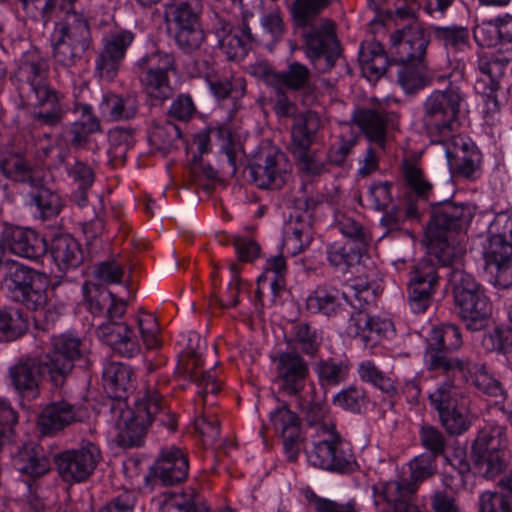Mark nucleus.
<instances>
[{"instance_id":"338daca9","label":"nucleus","mask_w":512,"mask_h":512,"mask_svg":"<svg viewBox=\"0 0 512 512\" xmlns=\"http://www.w3.org/2000/svg\"><path fill=\"white\" fill-rule=\"evenodd\" d=\"M418 436L421 446L428 451L429 455L438 458L445 454L447 439L439 428L431 424H422Z\"/></svg>"},{"instance_id":"aec40b11","label":"nucleus","mask_w":512,"mask_h":512,"mask_svg":"<svg viewBox=\"0 0 512 512\" xmlns=\"http://www.w3.org/2000/svg\"><path fill=\"white\" fill-rule=\"evenodd\" d=\"M478 70L481 76L476 80L475 89L486 96L488 111L499 110L496 92L500 88V79L507 71H512V49L497 51L492 55L483 54L478 59Z\"/></svg>"},{"instance_id":"5701e85b","label":"nucleus","mask_w":512,"mask_h":512,"mask_svg":"<svg viewBox=\"0 0 512 512\" xmlns=\"http://www.w3.org/2000/svg\"><path fill=\"white\" fill-rule=\"evenodd\" d=\"M460 396L458 389L446 379L429 394L431 405L438 412L442 426L450 435H460L470 426L463 408L459 405Z\"/></svg>"},{"instance_id":"f3484780","label":"nucleus","mask_w":512,"mask_h":512,"mask_svg":"<svg viewBox=\"0 0 512 512\" xmlns=\"http://www.w3.org/2000/svg\"><path fill=\"white\" fill-rule=\"evenodd\" d=\"M304 53L319 73L331 70L341 54L335 26L328 19H320L307 27Z\"/></svg>"},{"instance_id":"f257e3e1","label":"nucleus","mask_w":512,"mask_h":512,"mask_svg":"<svg viewBox=\"0 0 512 512\" xmlns=\"http://www.w3.org/2000/svg\"><path fill=\"white\" fill-rule=\"evenodd\" d=\"M87 348L82 338L69 333L51 337L47 352L20 361L9 370L11 383L22 399L28 401L40 395L44 377L55 388H63L76 362L84 359Z\"/></svg>"},{"instance_id":"f03ea898","label":"nucleus","mask_w":512,"mask_h":512,"mask_svg":"<svg viewBox=\"0 0 512 512\" xmlns=\"http://www.w3.org/2000/svg\"><path fill=\"white\" fill-rule=\"evenodd\" d=\"M14 81L22 104L33 108L31 119L35 127L55 128L63 123L68 112L63 102L65 95L50 85L49 66L37 52L21 57Z\"/></svg>"},{"instance_id":"680f3d73","label":"nucleus","mask_w":512,"mask_h":512,"mask_svg":"<svg viewBox=\"0 0 512 512\" xmlns=\"http://www.w3.org/2000/svg\"><path fill=\"white\" fill-rule=\"evenodd\" d=\"M358 375L363 382L372 384L391 397L397 394L394 381L381 371L373 361L361 362L358 367Z\"/></svg>"},{"instance_id":"a18cd8bd","label":"nucleus","mask_w":512,"mask_h":512,"mask_svg":"<svg viewBox=\"0 0 512 512\" xmlns=\"http://www.w3.org/2000/svg\"><path fill=\"white\" fill-rule=\"evenodd\" d=\"M287 344L295 352H301L311 358L318 356L322 345V337L316 328L307 322L293 325Z\"/></svg>"},{"instance_id":"2f4dec72","label":"nucleus","mask_w":512,"mask_h":512,"mask_svg":"<svg viewBox=\"0 0 512 512\" xmlns=\"http://www.w3.org/2000/svg\"><path fill=\"white\" fill-rule=\"evenodd\" d=\"M416 491L415 481H407V478L378 482L373 486L376 505L386 503L394 512H420L413 502Z\"/></svg>"},{"instance_id":"5fc2aeb1","label":"nucleus","mask_w":512,"mask_h":512,"mask_svg":"<svg viewBox=\"0 0 512 512\" xmlns=\"http://www.w3.org/2000/svg\"><path fill=\"white\" fill-rule=\"evenodd\" d=\"M181 137L180 128L172 121L153 123L149 130V144L161 152L167 154L176 148V142Z\"/></svg>"},{"instance_id":"c9c22d12","label":"nucleus","mask_w":512,"mask_h":512,"mask_svg":"<svg viewBox=\"0 0 512 512\" xmlns=\"http://www.w3.org/2000/svg\"><path fill=\"white\" fill-rule=\"evenodd\" d=\"M457 315L470 331H480L487 327L492 314V304L485 294L479 291L454 300Z\"/></svg>"},{"instance_id":"a19ab883","label":"nucleus","mask_w":512,"mask_h":512,"mask_svg":"<svg viewBox=\"0 0 512 512\" xmlns=\"http://www.w3.org/2000/svg\"><path fill=\"white\" fill-rule=\"evenodd\" d=\"M358 60L364 76L369 80H378L384 76L394 62L389 59L382 44L375 40L361 43Z\"/></svg>"},{"instance_id":"72a5a7b5","label":"nucleus","mask_w":512,"mask_h":512,"mask_svg":"<svg viewBox=\"0 0 512 512\" xmlns=\"http://www.w3.org/2000/svg\"><path fill=\"white\" fill-rule=\"evenodd\" d=\"M507 235H495L485 252L486 268L493 274V284L503 289L512 286V246Z\"/></svg>"},{"instance_id":"4468645a","label":"nucleus","mask_w":512,"mask_h":512,"mask_svg":"<svg viewBox=\"0 0 512 512\" xmlns=\"http://www.w3.org/2000/svg\"><path fill=\"white\" fill-rule=\"evenodd\" d=\"M352 291L353 299L348 295V300L345 301L355 309V312L350 315L346 334L350 338L359 339L365 347L373 348L385 337L392 323L379 316H371L365 311V306L374 298L368 284L361 289L354 286Z\"/></svg>"},{"instance_id":"09e8293b","label":"nucleus","mask_w":512,"mask_h":512,"mask_svg":"<svg viewBox=\"0 0 512 512\" xmlns=\"http://www.w3.org/2000/svg\"><path fill=\"white\" fill-rule=\"evenodd\" d=\"M398 83L409 94L430 85L434 77L427 70L424 60L420 63H398Z\"/></svg>"},{"instance_id":"473e14b6","label":"nucleus","mask_w":512,"mask_h":512,"mask_svg":"<svg viewBox=\"0 0 512 512\" xmlns=\"http://www.w3.org/2000/svg\"><path fill=\"white\" fill-rule=\"evenodd\" d=\"M270 419L275 431L283 440L287 460L296 462L304 440L299 416L290 410L287 404H284L271 413Z\"/></svg>"},{"instance_id":"ddd939ff","label":"nucleus","mask_w":512,"mask_h":512,"mask_svg":"<svg viewBox=\"0 0 512 512\" xmlns=\"http://www.w3.org/2000/svg\"><path fill=\"white\" fill-rule=\"evenodd\" d=\"M47 285L45 274L19 263H12L3 278L8 297L36 313L48 304Z\"/></svg>"},{"instance_id":"dca6fc26","label":"nucleus","mask_w":512,"mask_h":512,"mask_svg":"<svg viewBox=\"0 0 512 512\" xmlns=\"http://www.w3.org/2000/svg\"><path fill=\"white\" fill-rule=\"evenodd\" d=\"M125 312L126 302L116 299L111 294V303H109L105 314L108 321L97 327L96 334L114 353L132 358L140 353L141 347L133 329L126 323L117 321Z\"/></svg>"},{"instance_id":"37998d69","label":"nucleus","mask_w":512,"mask_h":512,"mask_svg":"<svg viewBox=\"0 0 512 512\" xmlns=\"http://www.w3.org/2000/svg\"><path fill=\"white\" fill-rule=\"evenodd\" d=\"M139 103L134 94L105 93L99 104L101 114L112 121L130 120L138 113Z\"/></svg>"},{"instance_id":"b1692460","label":"nucleus","mask_w":512,"mask_h":512,"mask_svg":"<svg viewBox=\"0 0 512 512\" xmlns=\"http://www.w3.org/2000/svg\"><path fill=\"white\" fill-rule=\"evenodd\" d=\"M391 54L396 63H420L424 60L430 37L421 23H407L390 35Z\"/></svg>"},{"instance_id":"e433bc0d","label":"nucleus","mask_w":512,"mask_h":512,"mask_svg":"<svg viewBox=\"0 0 512 512\" xmlns=\"http://www.w3.org/2000/svg\"><path fill=\"white\" fill-rule=\"evenodd\" d=\"M15 469L28 480H37L51 469V462L44 449L33 441L25 442L13 453Z\"/></svg>"},{"instance_id":"c03bdc74","label":"nucleus","mask_w":512,"mask_h":512,"mask_svg":"<svg viewBox=\"0 0 512 512\" xmlns=\"http://www.w3.org/2000/svg\"><path fill=\"white\" fill-rule=\"evenodd\" d=\"M365 250L352 240L337 239L326 246L327 260L334 268L346 272L360 263Z\"/></svg>"},{"instance_id":"c756f323","label":"nucleus","mask_w":512,"mask_h":512,"mask_svg":"<svg viewBox=\"0 0 512 512\" xmlns=\"http://www.w3.org/2000/svg\"><path fill=\"white\" fill-rule=\"evenodd\" d=\"M135 40L131 30L120 29L111 32L103 40V48L96 58V70L101 78L112 80L117 75L120 63L128 48Z\"/></svg>"},{"instance_id":"4c0bfd02","label":"nucleus","mask_w":512,"mask_h":512,"mask_svg":"<svg viewBox=\"0 0 512 512\" xmlns=\"http://www.w3.org/2000/svg\"><path fill=\"white\" fill-rule=\"evenodd\" d=\"M342 300H348V294L341 292L333 284L323 283L317 285L308 295L305 308L311 314L335 318L344 311Z\"/></svg>"},{"instance_id":"0e129e2a","label":"nucleus","mask_w":512,"mask_h":512,"mask_svg":"<svg viewBox=\"0 0 512 512\" xmlns=\"http://www.w3.org/2000/svg\"><path fill=\"white\" fill-rule=\"evenodd\" d=\"M287 275L286 260L282 255L269 258L263 274L259 277L258 283L269 280L272 292L278 297L286 287L285 277Z\"/></svg>"},{"instance_id":"cd10ccee","label":"nucleus","mask_w":512,"mask_h":512,"mask_svg":"<svg viewBox=\"0 0 512 512\" xmlns=\"http://www.w3.org/2000/svg\"><path fill=\"white\" fill-rule=\"evenodd\" d=\"M446 380L454 385L456 389L471 383L478 391L495 397H503L504 389L502 383L489 372L485 363H476L469 357L450 374Z\"/></svg>"},{"instance_id":"f8f14e48","label":"nucleus","mask_w":512,"mask_h":512,"mask_svg":"<svg viewBox=\"0 0 512 512\" xmlns=\"http://www.w3.org/2000/svg\"><path fill=\"white\" fill-rule=\"evenodd\" d=\"M322 127V120L317 112L307 110L300 113L291 126V142L289 150L303 172L318 176L329 171L326 157L311 146Z\"/></svg>"},{"instance_id":"8fccbe9b","label":"nucleus","mask_w":512,"mask_h":512,"mask_svg":"<svg viewBox=\"0 0 512 512\" xmlns=\"http://www.w3.org/2000/svg\"><path fill=\"white\" fill-rule=\"evenodd\" d=\"M68 176L73 180L77 188L72 192V200L80 207L88 203V191L95 181L94 169L86 162L75 160L67 169Z\"/></svg>"},{"instance_id":"7ed1b4c3","label":"nucleus","mask_w":512,"mask_h":512,"mask_svg":"<svg viewBox=\"0 0 512 512\" xmlns=\"http://www.w3.org/2000/svg\"><path fill=\"white\" fill-rule=\"evenodd\" d=\"M251 75L274 91L273 110L279 117L288 118L295 114L296 104L288 92L307 94L314 88L312 72L298 61H290L285 70L277 71L266 61L251 66Z\"/></svg>"},{"instance_id":"ea45409f","label":"nucleus","mask_w":512,"mask_h":512,"mask_svg":"<svg viewBox=\"0 0 512 512\" xmlns=\"http://www.w3.org/2000/svg\"><path fill=\"white\" fill-rule=\"evenodd\" d=\"M209 33L216 38L215 46L228 61L241 60L246 56L248 47L245 39L240 36L239 31H234V26L229 21L218 18Z\"/></svg>"},{"instance_id":"69168bd1","label":"nucleus","mask_w":512,"mask_h":512,"mask_svg":"<svg viewBox=\"0 0 512 512\" xmlns=\"http://www.w3.org/2000/svg\"><path fill=\"white\" fill-rule=\"evenodd\" d=\"M137 325L146 349H159L162 345L160 338L161 330L156 317L152 313L139 310Z\"/></svg>"},{"instance_id":"bb28decb","label":"nucleus","mask_w":512,"mask_h":512,"mask_svg":"<svg viewBox=\"0 0 512 512\" xmlns=\"http://www.w3.org/2000/svg\"><path fill=\"white\" fill-rule=\"evenodd\" d=\"M274 361L280 392L291 397H299L309 377L306 360L298 352L286 351L281 352Z\"/></svg>"},{"instance_id":"603ef678","label":"nucleus","mask_w":512,"mask_h":512,"mask_svg":"<svg viewBox=\"0 0 512 512\" xmlns=\"http://www.w3.org/2000/svg\"><path fill=\"white\" fill-rule=\"evenodd\" d=\"M298 408L308 426L318 427V436L324 434V426L329 423H336V421L330 417L329 407L324 400L313 397L305 402L300 395L298 397Z\"/></svg>"},{"instance_id":"4d7b16f0","label":"nucleus","mask_w":512,"mask_h":512,"mask_svg":"<svg viewBox=\"0 0 512 512\" xmlns=\"http://www.w3.org/2000/svg\"><path fill=\"white\" fill-rule=\"evenodd\" d=\"M291 235L286 239V245L292 246V254L295 255L306 249L313 240V221L309 217L301 218V215H291Z\"/></svg>"},{"instance_id":"3c124183","label":"nucleus","mask_w":512,"mask_h":512,"mask_svg":"<svg viewBox=\"0 0 512 512\" xmlns=\"http://www.w3.org/2000/svg\"><path fill=\"white\" fill-rule=\"evenodd\" d=\"M350 369L351 364L347 360L327 358L317 362L315 372L320 386L334 387L348 379Z\"/></svg>"},{"instance_id":"79ce46f5","label":"nucleus","mask_w":512,"mask_h":512,"mask_svg":"<svg viewBox=\"0 0 512 512\" xmlns=\"http://www.w3.org/2000/svg\"><path fill=\"white\" fill-rule=\"evenodd\" d=\"M50 251L60 271L77 268L84 260L80 243L70 234L56 235L52 239Z\"/></svg>"},{"instance_id":"9b49d317","label":"nucleus","mask_w":512,"mask_h":512,"mask_svg":"<svg viewBox=\"0 0 512 512\" xmlns=\"http://www.w3.org/2000/svg\"><path fill=\"white\" fill-rule=\"evenodd\" d=\"M202 11L203 0H174L166 5L165 20L174 24V42L186 55L198 52L206 42Z\"/></svg>"},{"instance_id":"412c9836","label":"nucleus","mask_w":512,"mask_h":512,"mask_svg":"<svg viewBox=\"0 0 512 512\" xmlns=\"http://www.w3.org/2000/svg\"><path fill=\"white\" fill-rule=\"evenodd\" d=\"M291 164L285 153L269 150L246 167L249 182L263 190H281L291 177Z\"/></svg>"},{"instance_id":"6e6d98bb","label":"nucleus","mask_w":512,"mask_h":512,"mask_svg":"<svg viewBox=\"0 0 512 512\" xmlns=\"http://www.w3.org/2000/svg\"><path fill=\"white\" fill-rule=\"evenodd\" d=\"M333 405L353 414H361L369 403L367 391L352 384L333 396Z\"/></svg>"},{"instance_id":"a878e982","label":"nucleus","mask_w":512,"mask_h":512,"mask_svg":"<svg viewBox=\"0 0 512 512\" xmlns=\"http://www.w3.org/2000/svg\"><path fill=\"white\" fill-rule=\"evenodd\" d=\"M0 243L4 250L28 259H39L48 249L45 238L35 230L6 222L1 225Z\"/></svg>"},{"instance_id":"a211bd4d","label":"nucleus","mask_w":512,"mask_h":512,"mask_svg":"<svg viewBox=\"0 0 512 512\" xmlns=\"http://www.w3.org/2000/svg\"><path fill=\"white\" fill-rule=\"evenodd\" d=\"M440 260L426 255L412 266L407 284V300L416 314L424 313L430 307L439 287L438 270L449 266L443 265Z\"/></svg>"},{"instance_id":"393cba45","label":"nucleus","mask_w":512,"mask_h":512,"mask_svg":"<svg viewBox=\"0 0 512 512\" xmlns=\"http://www.w3.org/2000/svg\"><path fill=\"white\" fill-rule=\"evenodd\" d=\"M405 188L404 202L406 216L419 219V202H428L433 194V184L428 180L420 164L412 159L404 158L400 167Z\"/></svg>"},{"instance_id":"39448f33","label":"nucleus","mask_w":512,"mask_h":512,"mask_svg":"<svg viewBox=\"0 0 512 512\" xmlns=\"http://www.w3.org/2000/svg\"><path fill=\"white\" fill-rule=\"evenodd\" d=\"M0 170L9 180L27 184L31 188L29 192L31 204L36 206L43 220L52 219L60 213L62 208L60 196L45 187L43 171L34 167L23 154L2 151Z\"/></svg>"},{"instance_id":"6ab92c4d","label":"nucleus","mask_w":512,"mask_h":512,"mask_svg":"<svg viewBox=\"0 0 512 512\" xmlns=\"http://www.w3.org/2000/svg\"><path fill=\"white\" fill-rule=\"evenodd\" d=\"M102 459L100 448L92 442H83L77 449L62 451L54 456L59 476L67 483L86 481Z\"/></svg>"},{"instance_id":"4be33fe9","label":"nucleus","mask_w":512,"mask_h":512,"mask_svg":"<svg viewBox=\"0 0 512 512\" xmlns=\"http://www.w3.org/2000/svg\"><path fill=\"white\" fill-rule=\"evenodd\" d=\"M144 396L139 397L132 409L122 410L119 419L116 422L117 435L116 442L122 448L139 447L144 443V439L151 427V411H156L155 405L146 404Z\"/></svg>"},{"instance_id":"052dcab7","label":"nucleus","mask_w":512,"mask_h":512,"mask_svg":"<svg viewBox=\"0 0 512 512\" xmlns=\"http://www.w3.org/2000/svg\"><path fill=\"white\" fill-rule=\"evenodd\" d=\"M447 268H450L447 276L454 300L484 290L472 274L461 267L454 266V262Z\"/></svg>"},{"instance_id":"0eeeda50","label":"nucleus","mask_w":512,"mask_h":512,"mask_svg":"<svg viewBox=\"0 0 512 512\" xmlns=\"http://www.w3.org/2000/svg\"><path fill=\"white\" fill-rule=\"evenodd\" d=\"M92 42L89 17L83 11L61 16L52 33L53 58L64 68L74 67Z\"/></svg>"},{"instance_id":"de8ad7c7","label":"nucleus","mask_w":512,"mask_h":512,"mask_svg":"<svg viewBox=\"0 0 512 512\" xmlns=\"http://www.w3.org/2000/svg\"><path fill=\"white\" fill-rule=\"evenodd\" d=\"M28 317L22 309L6 307L0 309V341L11 342L23 336L28 330Z\"/></svg>"},{"instance_id":"7c9ffc66","label":"nucleus","mask_w":512,"mask_h":512,"mask_svg":"<svg viewBox=\"0 0 512 512\" xmlns=\"http://www.w3.org/2000/svg\"><path fill=\"white\" fill-rule=\"evenodd\" d=\"M393 112L380 108H358L353 112L352 122L363 135L380 150L384 151L389 128L394 126Z\"/></svg>"},{"instance_id":"20e7f679","label":"nucleus","mask_w":512,"mask_h":512,"mask_svg":"<svg viewBox=\"0 0 512 512\" xmlns=\"http://www.w3.org/2000/svg\"><path fill=\"white\" fill-rule=\"evenodd\" d=\"M471 218L470 208L464 204L452 201L432 204L426 229V255L441 259L443 265L455 262L456 255L449 238L466 229Z\"/></svg>"},{"instance_id":"774afa93","label":"nucleus","mask_w":512,"mask_h":512,"mask_svg":"<svg viewBox=\"0 0 512 512\" xmlns=\"http://www.w3.org/2000/svg\"><path fill=\"white\" fill-rule=\"evenodd\" d=\"M172 101L167 109V117L174 121L188 123L197 114V107L188 93H180L176 97L171 98Z\"/></svg>"},{"instance_id":"58836bf2","label":"nucleus","mask_w":512,"mask_h":512,"mask_svg":"<svg viewBox=\"0 0 512 512\" xmlns=\"http://www.w3.org/2000/svg\"><path fill=\"white\" fill-rule=\"evenodd\" d=\"M103 386L107 394L120 405L135 388L132 368L121 362L106 364L103 370Z\"/></svg>"},{"instance_id":"bf43d9fd","label":"nucleus","mask_w":512,"mask_h":512,"mask_svg":"<svg viewBox=\"0 0 512 512\" xmlns=\"http://www.w3.org/2000/svg\"><path fill=\"white\" fill-rule=\"evenodd\" d=\"M144 399L147 401L146 404L149 406L155 405L156 411H151L152 409L149 408V411L151 412L150 418H151V424L153 422H159L161 426L166 427L168 430L175 432L178 427V419L177 416L170 410V408L167 406L166 401L164 398L160 395V393L156 390H150L147 389L144 394Z\"/></svg>"},{"instance_id":"6e6552de","label":"nucleus","mask_w":512,"mask_h":512,"mask_svg":"<svg viewBox=\"0 0 512 512\" xmlns=\"http://www.w3.org/2000/svg\"><path fill=\"white\" fill-rule=\"evenodd\" d=\"M137 75L143 93L153 106H163L170 100L176 86L171 74L178 72L177 62L173 54L156 51L141 57L136 63Z\"/></svg>"},{"instance_id":"2eb2a0df","label":"nucleus","mask_w":512,"mask_h":512,"mask_svg":"<svg viewBox=\"0 0 512 512\" xmlns=\"http://www.w3.org/2000/svg\"><path fill=\"white\" fill-rule=\"evenodd\" d=\"M507 447L506 427L488 424L479 430L471 454L476 468L486 479H494L505 470Z\"/></svg>"},{"instance_id":"e2e57ef3","label":"nucleus","mask_w":512,"mask_h":512,"mask_svg":"<svg viewBox=\"0 0 512 512\" xmlns=\"http://www.w3.org/2000/svg\"><path fill=\"white\" fill-rule=\"evenodd\" d=\"M205 80L213 96L218 100L229 98L236 87H240V95L243 96L246 91V82L244 78L234 79L232 76L218 73H207Z\"/></svg>"},{"instance_id":"1a4fd4ad","label":"nucleus","mask_w":512,"mask_h":512,"mask_svg":"<svg viewBox=\"0 0 512 512\" xmlns=\"http://www.w3.org/2000/svg\"><path fill=\"white\" fill-rule=\"evenodd\" d=\"M463 344L461 329L456 324L442 323L434 326L425 339L426 370L446 379L465 360L455 355Z\"/></svg>"},{"instance_id":"13d9d810","label":"nucleus","mask_w":512,"mask_h":512,"mask_svg":"<svg viewBox=\"0 0 512 512\" xmlns=\"http://www.w3.org/2000/svg\"><path fill=\"white\" fill-rule=\"evenodd\" d=\"M198 495L193 489L182 493H169L160 507L159 512H211V510L199 505Z\"/></svg>"},{"instance_id":"c85d7f7f","label":"nucleus","mask_w":512,"mask_h":512,"mask_svg":"<svg viewBox=\"0 0 512 512\" xmlns=\"http://www.w3.org/2000/svg\"><path fill=\"white\" fill-rule=\"evenodd\" d=\"M81 421V406L59 397L43 407L37 418V427L42 435L51 436Z\"/></svg>"},{"instance_id":"f704fd0d","label":"nucleus","mask_w":512,"mask_h":512,"mask_svg":"<svg viewBox=\"0 0 512 512\" xmlns=\"http://www.w3.org/2000/svg\"><path fill=\"white\" fill-rule=\"evenodd\" d=\"M154 475L164 486L184 482L188 477V456L182 449L172 446L161 450L155 464Z\"/></svg>"},{"instance_id":"864d4df0","label":"nucleus","mask_w":512,"mask_h":512,"mask_svg":"<svg viewBox=\"0 0 512 512\" xmlns=\"http://www.w3.org/2000/svg\"><path fill=\"white\" fill-rule=\"evenodd\" d=\"M339 0H293L291 16L298 28H307L316 23L320 13Z\"/></svg>"},{"instance_id":"49530a36","label":"nucleus","mask_w":512,"mask_h":512,"mask_svg":"<svg viewBox=\"0 0 512 512\" xmlns=\"http://www.w3.org/2000/svg\"><path fill=\"white\" fill-rule=\"evenodd\" d=\"M429 31L436 42L445 49L460 52L470 46V33L466 26L461 25H431Z\"/></svg>"},{"instance_id":"423d86ee","label":"nucleus","mask_w":512,"mask_h":512,"mask_svg":"<svg viewBox=\"0 0 512 512\" xmlns=\"http://www.w3.org/2000/svg\"><path fill=\"white\" fill-rule=\"evenodd\" d=\"M465 95L450 84L445 90H434L422 104L421 123L432 142L444 143L459 127L460 105Z\"/></svg>"},{"instance_id":"9d476101","label":"nucleus","mask_w":512,"mask_h":512,"mask_svg":"<svg viewBox=\"0 0 512 512\" xmlns=\"http://www.w3.org/2000/svg\"><path fill=\"white\" fill-rule=\"evenodd\" d=\"M324 429V434L318 436L319 440L312 443L308 461L314 467L331 473L350 475L357 472L360 466L353 447L337 430L336 423H329Z\"/></svg>"}]
</instances>
